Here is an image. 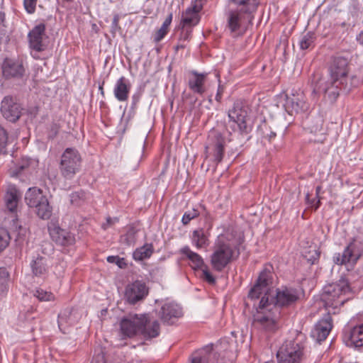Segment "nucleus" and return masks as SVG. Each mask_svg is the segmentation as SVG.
<instances>
[{"mask_svg": "<svg viewBox=\"0 0 363 363\" xmlns=\"http://www.w3.org/2000/svg\"><path fill=\"white\" fill-rule=\"evenodd\" d=\"M272 284V273L269 269H264L259 274L256 284L250 289L248 297L257 299L261 297L259 308L254 315V324L255 326L273 332L278 328V316L273 311L277 312L276 306L269 303V298Z\"/></svg>", "mask_w": 363, "mask_h": 363, "instance_id": "nucleus-1", "label": "nucleus"}, {"mask_svg": "<svg viewBox=\"0 0 363 363\" xmlns=\"http://www.w3.org/2000/svg\"><path fill=\"white\" fill-rule=\"evenodd\" d=\"M328 72V79L320 80L317 89L324 93L331 103H334L341 91L348 92L351 90L355 77L350 74L348 59L341 56L332 59Z\"/></svg>", "mask_w": 363, "mask_h": 363, "instance_id": "nucleus-2", "label": "nucleus"}, {"mask_svg": "<svg viewBox=\"0 0 363 363\" xmlns=\"http://www.w3.org/2000/svg\"><path fill=\"white\" fill-rule=\"evenodd\" d=\"M243 242V238L233 228H228L223 233L218 236L213 252L211 256V262L213 269L221 272L234 258L240 254L239 247Z\"/></svg>", "mask_w": 363, "mask_h": 363, "instance_id": "nucleus-3", "label": "nucleus"}, {"mask_svg": "<svg viewBox=\"0 0 363 363\" xmlns=\"http://www.w3.org/2000/svg\"><path fill=\"white\" fill-rule=\"evenodd\" d=\"M120 326L124 337L141 335L145 339H151L160 334L158 321H151L147 314H129L121 320Z\"/></svg>", "mask_w": 363, "mask_h": 363, "instance_id": "nucleus-4", "label": "nucleus"}, {"mask_svg": "<svg viewBox=\"0 0 363 363\" xmlns=\"http://www.w3.org/2000/svg\"><path fill=\"white\" fill-rule=\"evenodd\" d=\"M228 117L229 126L233 131L247 135L252 130L248 107L242 100L238 99L233 103L228 111Z\"/></svg>", "mask_w": 363, "mask_h": 363, "instance_id": "nucleus-5", "label": "nucleus"}, {"mask_svg": "<svg viewBox=\"0 0 363 363\" xmlns=\"http://www.w3.org/2000/svg\"><path fill=\"white\" fill-rule=\"evenodd\" d=\"M350 292L349 283L346 279H341L338 282L330 284L323 289L321 300L325 308L333 309L344 304L347 298L343 296Z\"/></svg>", "mask_w": 363, "mask_h": 363, "instance_id": "nucleus-6", "label": "nucleus"}, {"mask_svg": "<svg viewBox=\"0 0 363 363\" xmlns=\"http://www.w3.org/2000/svg\"><path fill=\"white\" fill-rule=\"evenodd\" d=\"M301 337L286 340L280 347L277 357L279 363H301L304 357L305 345Z\"/></svg>", "mask_w": 363, "mask_h": 363, "instance_id": "nucleus-7", "label": "nucleus"}, {"mask_svg": "<svg viewBox=\"0 0 363 363\" xmlns=\"http://www.w3.org/2000/svg\"><path fill=\"white\" fill-rule=\"evenodd\" d=\"M82 157L75 148L67 147L61 156L60 171L65 179H72L82 168Z\"/></svg>", "mask_w": 363, "mask_h": 363, "instance_id": "nucleus-8", "label": "nucleus"}, {"mask_svg": "<svg viewBox=\"0 0 363 363\" xmlns=\"http://www.w3.org/2000/svg\"><path fill=\"white\" fill-rule=\"evenodd\" d=\"M45 37V26L43 23L35 26L28 35L29 48L31 56L38 60L40 59L39 52L46 50L47 45L44 42Z\"/></svg>", "mask_w": 363, "mask_h": 363, "instance_id": "nucleus-9", "label": "nucleus"}, {"mask_svg": "<svg viewBox=\"0 0 363 363\" xmlns=\"http://www.w3.org/2000/svg\"><path fill=\"white\" fill-rule=\"evenodd\" d=\"M226 27L232 33L245 29L249 23H251L253 18L239 11L234 7H231L225 13Z\"/></svg>", "mask_w": 363, "mask_h": 363, "instance_id": "nucleus-10", "label": "nucleus"}, {"mask_svg": "<svg viewBox=\"0 0 363 363\" xmlns=\"http://www.w3.org/2000/svg\"><path fill=\"white\" fill-rule=\"evenodd\" d=\"M148 292L149 289L145 283L137 280L126 286L124 297L128 303L134 305L145 299L148 295Z\"/></svg>", "mask_w": 363, "mask_h": 363, "instance_id": "nucleus-11", "label": "nucleus"}, {"mask_svg": "<svg viewBox=\"0 0 363 363\" xmlns=\"http://www.w3.org/2000/svg\"><path fill=\"white\" fill-rule=\"evenodd\" d=\"M0 111L6 120L14 123L19 119L22 108L12 97L6 96L1 101Z\"/></svg>", "mask_w": 363, "mask_h": 363, "instance_id": "nucleus-12", "label": "nucleus"}, {"mask_svg": "<svg viewBox=\"0 0 363 363\" xmlns=\"http://www.w3.org/2000/svg\"><path fill=\"white\" fill-rule=\"evenodd\" d=\"M201 9L202 5L200 0L191 1V6L185 10L182 16L181 25L183 29L198 24L199 21V13Z\"/></svg>", "mask_w": 363, "mask_h": 363, "instance_id": "nucleus-13", "label": "nucleus"}, {"mask_svg": "<svg viewBox=\"0 0 363 363\" xmlns=\"http://www.w3.org/2000/svg\"><path fill=\"white\" fill-rule=\"evenodd\" d=\"M3 76L7 79H21L25 74V69L21 62L6 58L1 65Z\"/></svg>", "mask_w": 363, "mask_h": 363, "instance_id": "nucleus-14", "label": "nucleus"}, {"mask_svg": "<svg viewBox=\"0 0 363 363\" xmlns=\"http://www.w3.org/2000/svg\"><path fill=\"white\" fill-rule=\"evenodd\" d=\"M299 298L298 291L294 288H281L277 290L275 305L281 307L295 303Z\"/></svg>", "mask_w": 363, "mask_h": 363, "instance_id": "nucleus-15", "label": "nucleus"}, {"mask_svg": "<svg viewBox=\"0 0 363 363\" xmlns=\"http://www.w3.org/2000/svg\"><path fill=\"white\" fill-rule=\"evenodd\" d=\"M209 145L213 151L215 160L220 162L222 161L225 145V139L223 135L217 131H212L209 136Z\"/></svg>", "mask_w": 363, "mask_h": 363, "instance_id": "nucleus-16", "label": "nucleus"}, {"mask_svg": "<svg viewBox=\"0 0 363 363\" xmlns=\"http://www.w3.org/2000/svg\"><path fill=\"white\" fill-rule=\"evenodd\" d=\"M182 314V308L174 302H165L159 312V315L164 323H172L174 319L179 318Z\"/></svg>", "mask_w": 363, "mask_h": 363, "instance_id": "nucleus-17", "label": "nucleus"}, {"mask_svg": "<svg viewBox=\"0 0 363 363\" xmlns=\"http://www.w3.org/2000/svg\"><path fill=\"white\" fill-rule=\"evenodd\" d=\"M332 318L329 314L320 320L311 332V335L318 342L325 340L332 329Z\"/></svg>", "mask_w": 363, "mask_h": 363, "instance_id": "nucleus-18", "label": "nucleus"}, {"mask_svg": "<svg viewBox=\"0 0 363 363\" xmlns=\"http://www.w3.org/2000/svg\"><path fill=\"white\" fill-rule=\"evenodd\" d=\"M346 345L351 347L363 346V323L344 332Z\"/></svg>", "mask_w": 363, "mask_h": 363, "instance_id": "nucleus-19", "label": "nucleus"}, {"mask_svg": "<svg viewBox=\"0 0 363 363\" xmlns=\"http://www.w3.org/2000/svg\"><path fill=\"white\" fill-rule=\"evenodd\" d=\"M359 257L358 252L355 251V245H348L342 253H335L333 256V261L335 264L342 265L348 263L354 264Z\"/></svg>", "mask_w": 363, "mask_h": 363, "instance_id": "nucleus-20", "label": "nucleus"}, {"mask_svg": "<svg viewBox=\"0 0 363 363\" xmlns=\"http://www.w3.org/2000/svg\"><path fill=\"white\" fill-rule=\"evenodd\" d=\"M359 257L358 252L355 251V245H348L342 253H335L333 256V261L335 264L342 265L348 263L354 264Z\"/></svg>", "mask_w": 363, "mask_h": 363, "instance_id": "nucleus-21", "label": "nucleus"}, {"mask_svg": "<svg viewBox=\"0 0 363 363\" xmlns=\"http://www.w3.org/2000/svg\"><path fill=\"white\" fill-rule=\"evenodd\" d=\"M191 75L188 81L189 89L194 93L202 95L206 91L205 83L207 74L199 73L193 70L191 72Z\"/></svg>", "mask_w": 363, "mask_h": 363, "instance_id": "nucleus-22", "label": "nucleus"}, {"mask_svg": "<svg viewBox=\"0 0 363 363\" xmlns=\"http://www.w3.org/2000/svg\"><path fill=\"white\" fill-rule=\"evenodd\" d=\"M50 235L52 240L60 245H71L74 244L75 241L73 234L60 227L50 228Z\"/></svg>", "mask_w": 363, "mask_h": 363, "instance_id": "nucleus-23", "label": "nucleus"}, {"mask_svg": "<svg viewBox=\"0 0 363 363\" xmlns=\"http://www.w3.org/2000/svg\"><path fill=\"white\" fill-rule=\"evenodd\" d=\"M283 106L289 115L305 111L307 108V105L302 99L298 96H289L288 95L284 96Z\"/></svg>", "mask_w": 363, "mask_h": 363, "instance_id": "nucleus-24", "label": "nucleus"}, {"mask_svg": "<svg viewBox=\"0 0 363 363\" xmlns=\"http://www.w3.org/2000/svg\"><path fill=\"white\" fill-rule=\"evenodd\" d=\"M233 7L254 18L259 0H231Z\"/></svg>", "mask_w": 363, "mask_h": 363, "instance_id": "nucleus-25", "label": "nucleus"}, {"mask_svg": "<svg viewBox=\"0 0 363 363\" xmlns=\"http://www.w3.org/2000/svg\"><path fill=\"white\" fill-rule=\"evenodd\" d=\"M131 84L129 80L125 77H121L116 82L113 89V94L116 99L119 101L128 100Z\"/></svg>", "mask_w": 363, "mask_h": 363, "instance_id": "nucleus-26", "label": "nucleus"}, {"mask_svg": "<svg viewBox=\"0 0 363 363\" xmlns=\"http://www.w3.org/2000/svg\"><path fill=\"white\" fill-rule=\"evenodd\" d=\"M32 273L34 276L45 279L48 274L49 267L45 257L38 256L30 262Z\"/></svg>", "mask_w": 363, "mask_h": 363, "instance_id": "nucleus-27", "label": "nucleus"}, {"mask_svg": "<svg viewBox=\"0 0 363 363\" xmlns=\"http://www.w3.org/2000/svg\"><path fill=\"white\" fill-rule=\"evenodd\" d=\"M184 258L188 259L190 265L194 269H201L204 265V262L201 255L192 251L189 246H184L179 250Z\"/></svg>", "mask_w": 363, "mask_h": 363, "instance_id": "nucleus-28", "label": "nucleus"}, {"mask_svg": "<svg viewBox=\"0 0 363 363\" xmlns=\"http://www.w3.org/2000/svg\"><path fill=\"white\" fill-rule=\"evenodd\" d=\"M41 189L36 187L29 188L25 195V200L29 207L34 208L40 204V202L46 199Z\"/></svg>", "mask_w": 363, "mask_h": 363, "instance_id": "nucleus-29", "label": "nucleus"}, {"mask_svg": "<svg viewBox=\"0 0 363 363\" xmlns=\"http://www.w3.org/2000/svg\"><path fill=\"white\" fill-rule=\"evenodd\" d=\"M20 198L21 194L16 188L10 186L5 195L6 206L9 211L14 212L16 211Z\"/></svg>", "mask_w": 363, "mask_h": 363, "instance_id": "nucleus-30", "label": "nucleus"}, {"mask_svg": "<svg viewBox=\"0 0 363 363\" xmlns=\"http://www.w3.org/2000/svg\"><path fill=\"white\" fill-rule=\"evenodd\" d=\"M191 241L197 249L206 247L209 244L208 235L203 228H199L192 232Z\"/></svg>", "mask_w": 363, "mask_h": 363, "instance_id": "nucleus-31", "label": "nucleus"}, {"mask_svg": "<svg viewBox=\"0 0 363 363\" xmlns=\"http://www.w3.org/2000/svg\"><path fill=\"white\" fill-rule=\"evenodd\" d=\"M74 322L72 317V311L69 309L62 311L58 315V327L63 333H66L68 328L72 325Z\"/></svg>", "mask_w": 363, "mask_h": 363, "instance_id": "nucleus-32", "label": "nucleus"}, {"mask_svg": "<svg viewBox=\"0 0 363 363\" xmlns=\"http://www.w3.org/2000/svg\"><path fill=\"white\" fill-rule=\"evenodd\" d=\"M154 251L153 245L146 243L140 247L137 248L133 254V257L136 261H142L151 257Z\"/></svg>", "mask_w": 363, "mask_h": 363, "instance_id": "nucleus-33", "label": "nucleus"}, {"mask_svg": "<svg viewBox=\"0 0 363 363\" xmlns=\"http://www.w3.org/2000/svg\"><path fill=\"white\" fill-rule=\"evenodd\" d=\"M172 18H173V14H172V13H170L167 16L165 20L164 21L160 28L158 30H157V32L155 33V36H154V41L155 43H159L160 41H161L164 38V36L167 34L168 30H169V27L172 21Z\"/></svg>", "mask_w": 363, "mask_h": 363, "instance_id": "nucleus-34", "label": "nucleus"}, {"mask_svg": "<svg viewBox=\"0 0 363 363\" xmlns=\"http://www.w3.org/2000/svg\"><path fill=\"white\" fill-rule=\"evenodd\" d=\"M37 215L42 219H49L52 215V207L49 205L48 199L40 202V204L35 206Z\"/></svg>", "mask_w": 363, "mask_h": 363, "instance_id": "nucleus-35", "label": "nucleus"}, {"mask_svg": "<svg viewBox=\"0 0 363 363\" xmlns=\"http://www.w3.org/2000/svg\"><path fill=\"white\" fill-rule=\"evenodd\" d=\"M33 295L39 301H53L55 299L53 293L40 287H37L33 291Z\"/></svg>", "mask_w": 363, "mask_h": 363, "instance_id": "nucleus-36", "label": "nucleus"}, {"mask_svg": "<svg viewBox=\"0 0 363 363\" xmlns=\"http://www.w3.org/2000/svg\"><path fill=\"white\" fill-rule=\"evenodd\" d=\"M315 35L313 32H308L304 34L300 41L299 45L301 50H306L314 46Z\"/></svg>", "mask_w": 363, "mask_h": 363, "instance_id": "nucleus-37", "label": "nucleus"}, {"mask_svg": "<svg viewBox=\"0 0 363 363\" xmlns=\"http://www.w3.org/2000/svg\"><path fill=\"white\" fill-rule=\"evenodd\" d=\"M208 348L202 349L194 353L191 363H208L211 354L208 353Z\"/></svg>", "mask_w": 363, "mask_h": 363, "instance_id": "nucleus-38", "label": "nucleus"}, {"mask_svg": "<svg viewBox=\"0 0 363 363\" xmlns=\"http://www.w3.org/2000/svg\"><path fill=\"white\" fill-rule=\"evenodd\" d=\"M200 214V212L196 208H192L191 210L186 211L182 218V223L183 225H186L189 223V222L197 218Z\"/></svg>", "mask_w": 363, "mask_h": 363, "instance_id": "nucleus-39", "label": "nucleus"}, {"mask_svg": "<svg viewBox=\"0 0 363 363\" xmlns=\"http://www.w3.org/2000/svg\"><path fill=\"white\" fill-rule=\"evenodd\" d=\"M8 135L6 130L0 125V154L6 153Z\"/></svg>", "mask_w": 363, "mask_h": 363, "instance_id": "nucleus-40", "label": "nucleus"}, {"mask_svg": "<svg viewBox=\"0 0 363 363\" xmlns=\"http://www.w3.org/2000/svg\"><path fill=\"white\" fill-rule=\"evenodd\" d=\"M10 241L9 234L4 231L0 234V252L8 246Z\"/></svg>", "mask_w": 363, "mask_h": 363, "instance_id": "nucleus-41", "label": "nucleus"}, {"mask_svg": "<svg viewBox=\"0 0 363 363\" xmlns=\"http://www.w3.org/2000/svg\"><path fill=\"white\" fill-rule=\"evenodd\" d=\"M37 0H23V5L28 13H33L35 11Z\"/></svg>", "mask_w": 363, "mask_h": 363, "instance_id": "nucleus-42", "label": "nucleus"}, {"mask_svg": "<svg viewBox=\"0 0 363 363\" xmlns=\"http://www.w3.org/2000/svg\"><path fill=\"white\" fill-rule=\"evenodd\" d=\"M119 20H120L119 15L115 14L113 16L111 26V32L113 35L116 34V32H118L121 29V27L119 26Z\"/></svg>", "mask_w": 363, "mask_h": 363, "instance_id": "nucleus-43", "label": "nucleus"}, {"mask_svg": "<svg viewBox=\"0 0 363 363\" xmlns=\"http://www.w3.org/2000/svg\"><path fill=\"white\" fill-rule=\"evenodd\" d=\"M202 277L204 280H206L208 283L211 284H214L216 283V279L212 275V274L208 270L207 267L202 269Z\"/></svg>", "mask_w": 363, "mask_h": 363, "instance_id": "nucleus-44", "label": "nucleus"}, {"mask_svg": "<svg viewBox=\"0 0 363 363\" xmlns=\"http://www.w3.org/2000/svg\"><path fill=\"white\" fill-rule=\"evenodd\" d=\"M91 363H106L104 352L101 350L100 352L94 354Z\"/></svg>", "mask_w": 363, "mask_h": 363, "instance_id": "nucleus-45", "label": "nucleus"}, {"mask_svg": "<svg viewBox=\"0 0 363 363\" xmlns=\"http://www.w3.org/2000/svg\"><path fill=\"white\" fill-rule=\"evenodd\" d=\"M223 91H224V86L221 85L220 84H218V90H217V93H216V100L218 102H220L221 101Z\"/></svg>", "mask_w": 363, "mask_h": 363, "instance_id": "nucleus-46", "label": "nucleus"}, {"mask_svg": "<svg viewBox=\"0 0 363 363\" xmlns=\"http://www.w3.org/2000/svg\"><path fill=\"white\" fill-rule=\"evenodd\" d=\"M31 162L32 160L29 158H23L22 163L19 166V172L28 167Z\"/></svg>", "mask_w": 363, "mask_h": 363, "instance_id": "nucleus-47", "label": "nucleus"}, {"mask_svg": "<svg viewBox=\"0 0 363 363\" xmlns=\"http://www.w3.org/2000/svg\"><path fill=\"white\" fill-rule=\"evenodd\" d=\"M190 33H191V30H189L187 28L186 29V30H183L182 32V35H181V37L179 38V41L189 40V39L190 38Z\"/></svg>", "mask_w": 363, "mask_h": 363, "instance_id": "nucleus-48", "label": "nucleus"}, {"mask_svg": "<svg viewBox=\"0 0 363 363\" xmlns=\"http://www.w3.org/2000/svg\"><path fill=\"white\" fill-rule=\"evenodd\" d=\"M122 259H120L117 256H108L107 257V261L109 262V263H116L119 267H121L120 265V262H121V260Z\"/></svg>", "mask_w": 363, "mask_h": 363, "instance_id": "nucleus-49", "label": "nucleus"}, {"mask_svg": "<svg viewBox=\"0 0 363 363\" xmlns=\"http://www.w3.org/2000/svg\"><path fill=\"white\" fill-rule=\"evenodd\" d=\"M5 27V13L0 12V33L4 31Z\"/></svg>", "mask_w": 363, "mask_h": 363, "instance_id": "nucleus-50", "label": "nucleus"}, {"mask_svg": "<svg viewBox=\"0 0 363 363\" xmlns=\"http://www.w3.org/2000/svg\"><path fill=\"white\" fill-rule=\"evenodd\" d=\"M116 221H118L117 218L112 219L111 218H108L106 219V223H104L102 227L104 229H106L108 226L111 225Z\"/></svg>", "mask_w": 363, "mask_h": 363, "instance_id": "nucleus-51", "label": "nucleus"}, {"mask_svg": "<svg viewBox=\"0 0 363 363\" xmlns=\"http://www.w3.org/2000/svg\"><path fill=\"white\" fill-rule=\"evenodd\" d=\"M79 197V195L77 193H73L71 195V202L74 203L76 201V198Z\"/></svg>", "mask_w": 363, "mask_h": 363, "instance_id": "nucleus-52", "label": "nucleus"}, {"mask_svg": "<svg viewBox=\"0 0 363 363\" xmlns=\"http://www.w3.org/2000/svg\"><path fill=\"white\" fill-rule=\"evenodd\" d=\"M59 127L57 124H53L52 125V130L54 131V135H56L58 131Z\"/></svg>", "mask_w": 363, "mask_h": 363, "instance_id": "nucleus-53", "label": "nucleus"}, {"mask_svg": "<svg viewBox=\"0 0 363 363\" xmlns=\"http://www.w3.org/2000/svg\"><path fill=\"white\" fill-rule=\"evenodd\" d=\"M185 48V45L182 44V43H179L178 44L176 47H175V49L176 50H179V49H183Z\"/></svg>", "mask_w": 363, "mask_h": 363, "instance_id": "nucleus-54", "label": "nucleus"}, {"mask_svg": "<svg viewBox=\"0 0 363 363\" xmlns=\"http://www.w3.org/2000/svg\"><path fill=\"white\" fill-rule=\"evenodd\" d=\"M277 134L274 132H271V133L269 135V140H271L273 138L276 137Z\"/></svg>", "mask_w": 363, "mask_h": 363, "instance_id": "nucleus-55", "label": "nucleus"}, {"mask_svg": "<svg viewBox=\"0 0 363 363\" xmlns=\"http://www.w3.org/2000/svg\"><path fill=\"white\" fill-rule=\"evenodd\" d=\"M0 272L2 273L6 277L9 276L5 269H0Z\"/></svg>", "mask_w": 363, "mask_h": 363, "instance_id": "nucleus-56", "label": "nucleus"}, {"mask_svg": "<svg viewBox=\"0 0 363 363\" xmlns=\"http://www.w3.org/2000/svg\"><path fill=\"white\" fill-rule=\"evenodd\" d=\"M320 190H321V187L320 186H318L315 189V193H316L317 196L320 194Z\"/></svg>", "mask_w": 363, "mask_h": 363, "instance_id": "nucleus-57", "label": "nucleus"}, {"mask_svg": "<svg viewBox=\"0 0 363 363\" xmlns=\"http://www.w3.org/2000/svg\"><path fill=\"white\" fill-rule=\"evenodd\" d=\"M320 200H318V201H316L315 205V209H317V208L320 206Z\"/></svg>", "mask_w": 363, "mask_h": 363, "instance_id": "nucleus-58", "label": "nucleus"}, {"mask_svg": "<svg viewBox=\"0 0 363 363\" xmlns=\"http://www.w3.org/2000/svg\"><path fill=\"white\" fill-rule=\"evenodd\" d=\"M99 90H100V91H101V94L102 95H104V89H103L102 86H99Z\"/></svg>", "mask_w": 363, "mask_h": 363, "instance_id": "nucleus-59", "label": "nucleus"}, {"mask_svg": "<svg viewBox=\"0 0 363 363\" xmlns=\"http://www.w3.org/2000/svg\"><path fill=\"white\" fill-rule=\"evenodd\" d=\"M62 2H72L74 0H61Z\"/></svg>", "mask_w": 363, "mask_h": 363, "instance_id": "nucleus-60", "label": "nucleus"}, {"mask_svg": "<svg viewBox=\"0 0 363 363\" xmlns=\"http://www.w3.org/2000/svg\"><path fill=\"white\" fill-rule=\"evenodd\" d=\"M306 200L308 202H309V194L306 195Z\"/></svg>", "mask_w": 363, "mask_h": 363, "instance_id": "nucleus-61", "label": "nucleus"}]
</instances>
